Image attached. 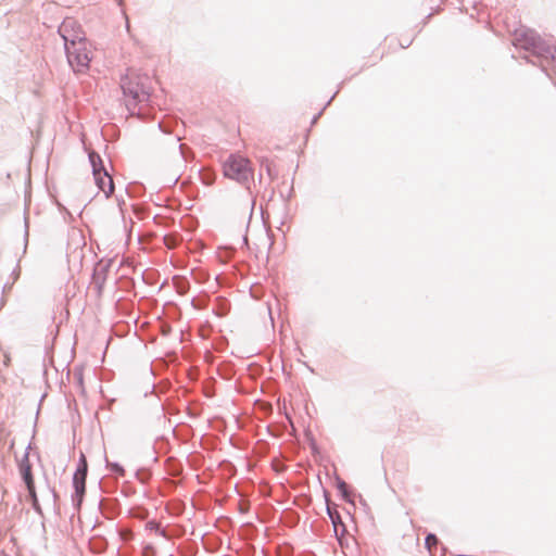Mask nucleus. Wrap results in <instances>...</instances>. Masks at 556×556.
I'll return each instance as SVG.
<instances>
[{
	"instance_id": "f257e3e1",
	"label": "nucleus",
	"mask_w": 556,
	"mask_h": 556,
	"mask_svg": "<svg viewBox=\"0 0 556 556\" xmlns=\"http://www.w3.org/2000/svg\"><path fill=\"white\" fill-rule=\"evenodd\" d=\"M224 176L244 184L253 178L251 161L239 154H231L223 164Z\"/></svg>"
},
{
	"instance_id": "f03ea898",
	"label": "nucleus",
	"mask_w": 556,
	"mask_h": 556,
	"mask_svg": "<svg viewBox=\"0 0 556 556\" xmlns=\"http://www.w3.org/2000/svg\"><path fill=\"white\" fill-rule=\"evenodd\" d=\"M146 80V76L134 70H128L121 79V88L124 96L134 101H141V99L147 94L144 87Z\"/></svg>"
},
{
	"instance_id": "7ed1b4c3",
	"label": "nucleus",
	"mask_w": 556,
	"mask_h": 556,
	"mask_svg": "<svg viewBox=\"0 0 556 556\" xmlns=\"http://www.w3.org/2000/svg\"><path fill=\"white\" fill-rule=\"evenodd\" d=\"M67 59L76 72H84L88 68L91 56L87 42L77 46H67Z\"/></svg>"
},
{
	"instance_id": "20e7f679",
	"label": "nucleus",
	"mask_w": 556,
	"mask_h": 556,
	"mask_svg": "<svg viewBox=\"0 0 556 556\" xmlns=\"http://www.w3.org/2000/svg\"><path fill=\"white\" fill-rule=\"evenodd\" d=\"M59 31L67 46H77L86 42L85 33L78 22L72 17L65 18L61 24Z\"/></svg>"
},
{
	"instance_id": "39448f33",
	"label": "nucleus",
	"mask_w": 556,
	"mask_h": 556,
	"mask_svg": "<svg viewBox=\"0 0 556 556\" xmlns=\"http://www.w3.org/2000/svg\"><path fill=\"white\" fill-rule=\"evenodd\" d=\"M88 465L84 454L80 456V464L74 473L73 484L75 489V496L77 506L83 502V497L86 491V477H87Z\"/></svg>"
},
{
	"instance_id": "423d86ee",
	"label": "nucleus",
	"mask_w": 556,
	"mask_h": 556,
	"mask_svg": "<svg viewBox=\"0 0 556 556\" xmlns=\"http://www.w3.org/2000/svg\"><path fill=\"white\" fill-rule=\"evenodd\" d=\"M20 472H21V476H22V478L26 484V488L28 490L33 507L36 510H39L40 507H39L38 497H37V493H36V489H35V481H34V477H33V472H31V466H30L27 457H25L20 463Z\"/></svg>"
},
{
	"instance_id": "0eeeda50",
	"label": "nucleus",
	"mask_w": 556,
	"mask_h": 556,
	"mask_svg": "<svg viewBox=\"0 0 556 556\" xmlns=\"http://www.w3.org/2000/svg\"><path fill=\"white\" fill-rule=\"evenodd\" d=\"M93 176L99 189L104 193L105 198H109L114 191L112 177L104 169H96Z\"/></svg>"
},
{
	"instance_id": "6e6552de",
	"label": "nucleus",
	"mask_w": 556,
	"mask_h": 556,
	"mask_svg": "<svg viewBox=\"0 0 556 556\" xmlns=\"http://www.w3.org/2000/svg\"><path fill=\"white\" fill-rule=\"evenodd\" d=\"M521 37L517 38V41L520 42V46L526 50H532L536 52L541 46V39L533 31L527 30L520 34Z\"/></svg>"
},
{
	"instance_id": "1a4fd4ad",
	"label": "nucleus",
	"mask_w": 556,
	"mask_h": 556,
	"mask_svg": "<svg viewBox=\"0 0 556 556\" xmlns=\"http://www.w3.org/2000/svg\"><path fill=\"white\" fill-rule=\"evenodd\" d=\"M328 513H329V516H330V519L333 523V528H334V532H336V535L338 538H340L341 535H343L344 533V527H343V523L341 521V517L340 515L337 513V511H331L330 508H328Z\"/></svg>"
},
{
	"instance_id": "9d476101",
	"label": "nucleus",
	"mask_w": 556,
	"mask_h": 556,
	"mask_svg": "<svg viewBox=\"0 0 556 556\" xmlns=\"http://www.w3.org/2000/svg\"><path fill=\"white\" fill-rule=\"evenodd\" d=\"M426 547L427 549L429 551L430 555L431 556H434L432 551L433 548H435L439 544V540L438 538L434 535V534H428L427 538H426Z\"/></svg>"
},
{
	"instance_id": "9b49d317",
	"label": "nucleus",
	"mask_w": 556,
	"mask_h": 556,
	"mask_svg": "<svg viewBox=\"0 0 556 556\" xmlns=\"http://www.w3.org/2000/svg\"><path fill=\"white\" fill-rule=\"evenodd\" d=\"M89 159H90V162L92 165L93 174L96 173V169H103L101 166V164H102L101 157L97 153L91 152L89 154Z\"/></svg>"
},
{
	"instance_id": "f8f14e48",
	"label": "nucleus",
	"mask_w": 556,
	"mask_h": 556,
	"mask_svg": "<svg viewBox=\"0 0 556 556\" xmlns=\"http://www.w3.org/2000/svg\"><path fill=\"white\" fill-rule=\"evenodd\" d=\"M108 463V467L110 468L111 471L119 475V476H124V468L117 464V463H111V462H106Z\"/></svg>"
},
{
	"instance_id": "ddd939ff",
	"label": "nucleus",
	"mask_w": 556,
	"mask_h": 556,
	"mask_svg": "<svg viewBox=\"0 0 556 556\" xmlns=\"http://www.w3.org/2000/svg\"><path fill=\"white\" fill-rule=\"evenodd\" d=\"M165 242H166V244H167V247H168V248H174V245H175L174 240H170V239H168V238H165Z\"/></svg>"
},
{
	"instance_id": "4468645a",
	"label": "nucleus",
	"mask_w": 556,
	"mask_h": 556,
	"mask_svg": "<svg viewBox=\"0 0 556 556\" xmlns=\"http://www.w3.org/2000/svg\"><path fill=\"white\" fill-rule=\"evenodd\" d=\"M76 376H77V379H78V382H79L80 387H83V383H84L83 374L78 372Z\"/></svg>"
},
{
	"instance_id": "2eb2a0df",
	"label": "nucleus",
	"mask_w": 556,
	"mask_h": 556,
	"mask_svg": "<svg viewBox=\"0 0 556 556\" xmlns=\"http://www.w3.org/2000/svg\"><path fill=\"white\" fill-rule=\"evenodd\" d=\"M148 527L153 530V529H156L157 528V525L155 522H149L148 523Z\"/></svg>"
}]
</instances>
